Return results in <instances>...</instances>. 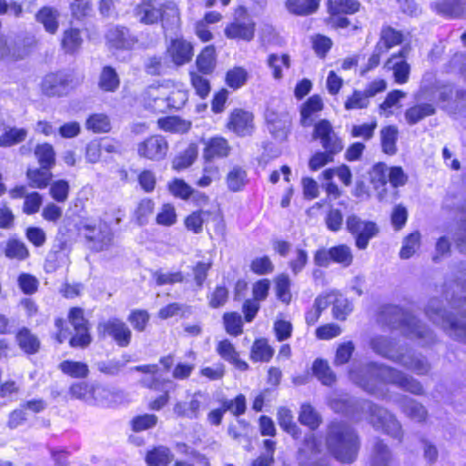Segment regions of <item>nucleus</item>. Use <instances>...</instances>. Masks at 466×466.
Instances as JSON below:
<instances>
[{
  "label": "nucleus",
  "instance_id": "obj_14",
  "mask_svg": "<svg viewBox=\"0 0 466 466\" xmlns=\"http://www.w3.org/2000/svg\"><path fill=\"white\" fill-rule=\"evenodd\" d=\"M97 331L103 338L110 337L121 348L127 347L131 342V329L118 318H110L107 320L99 322Z\"/></svg>",
  "mask_w": 466,
  "mask_h": 466
},
{
  "label": "nucleus",
  "instance_id": "obj_8",
  "mask_svg": "<svg viewBox=\"0 0 466 466\" xmlns=\"http://www.w3.org/2000/svg\"><path fill=\"white\" fill-rule=\"evenodd\" d=\"M442 208L454 213H463L465 218L460 224V231L456 235L455 243L461 253L466 254V198L459 190L449 189L443 202Z\"/></svg>",
  "mask_w": 466,
  "mask_h": 466
},
{
  "label": "nucleus",
  "instance_id": "obj_9",
  "mask_svg": "<svg viewBox=\"0 0 466 466\" xmlns=\"http://www.w3.org/2000/svg\"><path fill=\"white\" fill-rule=\"evenodd\" d=\"M256 24L244 6H238L234 20L225 28L228 38L250 42L255 35Z\"/></svg>",
  "mask_w": 466,
  "mask_h": 466
},
{
  "label": "nucleus",
  "instance_id": "obj_26",
  "mask_svg": "<svg viewBox=\"0 0 466 466\" xmlns=\"http://www.w3.org/2000/svg\"><path fill=\"white\" fill-rule=\"evenodd\" d=\"M205 394L198 390L196 391L189 402L178 401L174 405L173 411L177 417L197 420L199 417L201 408V398Z\"/></svg>",
  "mask_w": 466,
  "mask_h": 466
},
{
  "label": "nucleus",
  "instance_id": "obj_25",
  "mask_svg": "<svg viewBox=\"0 0 466 466\" xmlns=\"http://www.w3.org/2000/svg\"><path fill=\"white\" fill-rule=\"evenodd\" d=\"M451 280L460 289V294L454 292L450 295L448 290L444 291L446 299L449 302L450 309L451 310V300L455 298L466 297V261H459L451 266Z\"/></svg>",
  "mask_w": 466,
  "mask_h": 466
},
{
  "label": "nucleus",
  "instance_id": "obj_37",
  "mask_svg": "<svg viewBox=\"0 0 466 466\" xmlns=\"http://www.w3.org/2000/svg\"><path fill=\"white\" fill-rule=\"evenodd\" d=\"M59 12L50 6L42 7L36 14V21L41 23L46 31L50 34H56L58 29Z\"/></svg>",
  "mask_w": 466,
  "mask_h": 466
},
{
  "label": "nucleus",
  "instance_id": "obj_42",
  "mask_svg": "<svg viewBox=\"0 0 466 466\" xmlns=\"http://www.w3.org/2000/svg\"><path fill=\"white\" fill-rule=\"evenodd\" d=\"M83 44L81 32L77 28H69L63 33L61 46L66 54L76 53Z\"/></svg>",
  "mask_w": 466,
  "mask_h": 466
},
{
  "label": "nucleus",
  "instance_id": "obj_55",
  "mask_svg": "<svg viewBox=\"0 0 466 466\" xmlns=\"http://www.w3.org/2000/svg\"><path fill=\"white\" fill-rule=\"evenodd\" d=\"M332 262L341 265L343 268L350 267L353 262V254L351 248L340 244L330 248Z\"/></svg>",
  "mask_w": 466,
  "mask_h": 466
},
{
  "label": "nucleus",
  "instance_id": "obj_41",
  "mask_svg": "<svg viewBox=\"0 0 466 466\" xmlns=\"http://www.w3.org/2000/svg\"><path fill=\"white\" fill-rule=\"evenodd\" d=\"M26 177L31 187L45 188L50 184L53 175L50 168L40 167L39 168H28Z\"/></svg>",
  "mask_w": 466,
  "mask_h": 466
},
{
  "label": "nucleus",
  "instance_id": "obj_4",
  "mask_svg": "<svg viewBox=\"0 0 466 466\" xmlns=\"http://www.w3.org/2000/svg\"><path fill=\"white\" fill-rule=\"evenodd\" d=\"M378 321L390 329L400 330L407 338L418 339L421 347L431 346L437 342L434 331L400 306H382L378 314Z\"/></svg>",
  "mask_w": 466,
  "mask_h": 466
},
{
  "label": "nucleus",
  "instance_id": "obj_62",
  "mask_svg": "<svg viewBox=\"0 0 466 466\" xmlns=\"http://www.w3.org/2000/svg\"><path fill=\"white\" fill-rule=\"evenodd\" d=\"M226 331L232 336H238L243 332V321L238 312H228L223 315Z\"/></svg>",
  "mask_w": 466,
  "mask_h": 466
},
{
  "label": "nucleus",
  "instance_id": "obj_3",
  "mask_svg": "<svg viewBox=\"0 0 466 466\" xmlns=\"http://www.w3.org/2000/svg\"><path fill=\"white\" fill-rule=\"evenodd\" d=\"M428 319L451 340L466 346V297L451 300V310L444 308L443 301L432 298L425 307Z\"/></svg>",
  "mask_w": 466,
  "mask_h": 466
},
{
  "label": "nucleus",
  "instance_id": "obj_24",
  "mask_svg": "<svg viewBox=\"0 0 466 466\" xmlns=\"http://www.w3.org/2000/svg\"><path fill=\"white\" fill-rule=\"evenodd\" d=\"M393 454L390 447L380 438H375L369 458L370 466H391Z\"/></svg>",
  "mask_w": 466,
  "mask_h": 466
},
{
  "label": "nucleus",
  "instance_id": "obj_38",
  "mask_svg": "<svg viewBox=\"0 0 466 466\" xmlns=\"http://www.w3.org/2000/svg\"><path fill=\"white\" fill-rule=\"evenodd\" d=\"M198 148L197 144L191 143L187 148L179 152L172 160V167L177 171L189 167L197 159Z\"/></svg>",
  "mask_w": 466,
  "mask_h": 466
},
{
  "label": "nucleus",
  "instance_id": "obj_63",
  "mask_svg": "<svg viewBox=\"0 0 466 466\" xmlns=\"http://www.w3.org/2000/svg\"><path fill=\"white\" fill-rule=\"evenodd\" d=\"M352 309V303L347 298L336 292V301H334L332 308L334 318L339 320H345Z\"/></svg>",
  "mask_w": 466,
  "mask_h": 466
},
{
  "label": "nucleus",
  "instance_id": "obj_7",
  "mask_svg": "<svg viewBox=\"0 0 466 466\" xmlns=\"http://www.w3.org/2000/svg\"><path fill=\"white\" fill-rule=\"evenodd\" d=\"M296 459L299 466H329L322 441L311 431L304 435Z\"/></svg>",
  "mask_w": 466,
  "mask_h": 466
},
{
  "label": "nucleus",
  "instance_id": "obj_28",
  "mask_svg": "<svg viewBox=\"0 0 466 466\" xmlns=\"http://www.w3.org/2000/svg\"><path fill=\"white\" fill-rule=\"evenodd\" d=\"M396 401L400 404L403 413L410 419L418 422L426 420L428 411L426 408L416 400L405 395H400Z\"/></svg>",
  "mask_w": 466,
  "mask_h": 466
},
{
  "label": "nucleus",
  "instance_id": "obj_35",
  "mask_svg": "<svg viewBox=\"0 0 466 466\" xmlns=\"http://www.w3.org/2000/svg\"><path fill=\"white\" fill-rule=\"evenodd\" d=\"M174 455L166 446H157L146 454V462L149 466H166L173 461Z\"/></svg>",
  "mask_w": 466,
  "mask_h": 466
},
{
  "label": "nucleus",
  "instance_id": "obj_16",
  "mask_svg": "<svg viewBox=\"0 0 466 466\" xmlns=\"http://www.w3.org/2000/svg\"><path fill=\"white\" fill-rule=\"evenodd\" d=\"M267 128L274 139L283 142L290 133L291 117L289 113L268 107L265 112Z\"/></svg>",
  "mask_w": 466,
  "mask_h": 466
},
{
  "label": "nucleus",
  "instance_id": "obj_45",
  "mask_svg": "<svg viewBox=\"0 0 466 466\" xmlns=\"http://www.w3.org/2000/svg\"><path fill=\"white\" fill-rule=\"evenodd\" d=\"M191 122L179 116H167L158 120L161 129L171 133H187L191 128Z\"/></svg>",
  "mask_w": 466,
  "mask_h": 466
},
{
  "label": "nucleus",
  "instance_id": "obj_22",
  "mask_svg": "<svg viewBox=\"0 0 466 466\" xmlns=\"http://www.w3.org/2000/svg\"><path fill=\"white\" fill-rule=\"evenodd\" d=\"M106 39L112 47L123 50L131 49L137 41L127 27L119 25L108 28Z\"/></svg>",
  "mask_w": 466,
  "mask_h": 466
},
{
  "label": "nucleus",
  "instance_id": "obj_13",
  "mask_svg": "<svg viewBox=\"0 0 466 466\" xmlns=\"http://www.w3.org/2000/svg\"><path fill=\"white\" fill-rule=\"evenodd\" d=\"M77 84L71 73L60 71L46 75L42 81L41 89L46 96L60 97L68 95Z\"/></svg>",
  "mask_w": 466,
  "mask_h": 466
},
{
  "label": "nucleus",
  "instance_id": "obj_36",
  "mask_svg": "<svg viewBox=\"0 0 466 466\" xmlns=\"http://www.w3.org/2000/svg\"><path fill=\"white\" fill-rule=\"evenodd\" d=\"M16 342L26 354H35L40 348V340L27 328H22L16 334Z\"/></svg>",
  "mask_w": 466,
  "mask_h": 466
},
{
  "label": "nucleus",
  "instance_id": "obj_10",
  "mask_svg": "<svg viewBox=\"0 0 466 466\" xmlns=\"http://www.w3.org/2000/svg\"><path fill=\"white\" fill-rule=\"evenodd\" d=\"M438 102L442 110L450 115L466 113V90L454 85H443L438 92Z\"/></svg>",
  "mask_w": 466,
  "mask_h": 466
},
{
  "label": "nucleus",
  "instance_id": "obj_57",
  "mask_svg": "<svg viewBox=\"0 0 466 466\" xmlns=\"http://www.w3.org/2000/svg\"><path fill=\"white\" fill-rule=\"evenodd\" d=\"M268 66L272 70L273 77L276 80L282 78L281 66L286 68L290 67V57L289 55L284 54L279 56L278 54H270L267 60Z\"/></svg>",
  "mask_w": 466,
  "mask_h": 466
},
{
  "label": "nucleus",
  "instance_id": "obj_27",
  "mask_svg": "<svg viewBox=\"0 0 466 466\" xmlns=\"http://www.w3.org/2000/svg\"><path fill=\"white\" fill-rule=\"evenodd\" d=\"M253 115L242 109H236L232 112L228 127L238 136L246 137L253 130Z\"/></svg>",
  "mask_w": 466,
  "mask_h": 466
},
{
  "label": "nucleus",
  "instance_id": "obj_50",
  "mask_svg": "<svg viewBox=\"0 0 466 466\" xmlns=\"http://www.w3.org/2000/svg\"><path fill=\"white\" fill-rule=\"evenodd\" d=\"M313 374L322 382V384L330 386L336 380V375L330 370L328 362L322 359H317L312 366Z\"/></svg>",
  "mask_w": 466,
  "mask_h": 466
},
{
  "label": "nucleus",
  "instance_id": "obj_43",
  "mask_svg": "<svg viewBox=\"0 0 466 466\" xmlns=\"http://www.w3.org/2000/svg\"><path fill=\"white\" fill-rule=\"evenodd\" d=\"M299 420L301 424L308 426L311 432L322 422L321 416L309 403H303L300 406Z\"/></svg>",
  "mask_w": 466,
  "mask_h": 466
},
{
  "label": "nucleus",
  "instance_id": "obj_5",
  "mask_svg": "<svg viewBox=\"0 0 466 466\" xmlns=\"http://www.w3.org/2000/svg\"><path fill=\"white\" fill-rule=\"evenodd\" d=\"M329 453L339 461L354 462L360 449V440L355 429L344 421H332L329 424L325 436Z\"/></svg>",
  "mask_w": 466,
  "mask_h": 466
},
{
  "label": "nucleus",
  "instance_id": "obj_2",
  "mask_svg": "<svg viewBox=\"0 0 466 466\" xmlns=\"http://www.w3.org/2000/svg\"><path fill=\"white\" fill-rule=\"evenodd\" d=\"M329 406L336 413L353 417L360 411L369 415V422L376 431L399 441L403 439L400 421L387 409L368 400H357L348 394H334L329 399Z\"/></svg>",
  "mask_w": 466,
  "mask_h": 466
},
{
  "label": "nucleus",
  "instance_id": "obj_61",
  "mask_svg": "<svg viewBox=\"0 0 466 466\" xmlns=\"http://www.w3.org/2000/svg\"><path fill=\"white\" fill-rule=\"evenodd\" d=\"M290 286L291 281L288 275L280 274L276 278L277 298L285 304H289L291 300Z\"/></svg>",
  "mask_w": 466,
  "mask_h": 466
},
{
  "label": "nucleus",
  "instance_id": "obj_39",
  "mask_svg": "<svg viewBox=\"0 0 466 466\" xmlns=\"http://www.w3.org/2000/svg\"><path fill=\"white\" fill-rule=\"evenodd\" d=\"M436 109L432 104L421 103L408 108L404 114L409 125L412 126L422 120L424 117L432 116Z\"/></svg>",
  "mask_w": 466,
  "mask_h": 466
},
{
  "label": "nucleus",
  "instance_id": "obj_49",
  "mask_svg": "<svg viewBox=\"0 0 466 466\" xmlns=\"http://www.w3.org/2000/svg\"><path fill=\"white\" fill-rule=\"evenodd\" d=\"M320 0H287L289 10L296 15H308L317 11Z\"/></svg>",
  "mask_w": 466,
  "mask_h": 466
},
{
  "label": "nucleus",
  "instance_id": "obj_31",
  "mask_svg": "<svg viewBox=\"0 0 466 466\" xmlns=\"http://www.w3.org/2000/svg\"><path fill=\"white\" fill-rule=\"evenodd\" d=\"M388 171L389 167L387 165L380 162L374 165L370 172V182L373 184L375 189L379 190L380 187H382V189L378 192V198L380 201H387L385 187L388 183Z\"/></svg>",
  "mask_w": 466,
  "mask_h": 466
},
{
  "label": "nucleus",
  "instance_id": "obj_20",
  "mask_svg": "<svg viewBox=\"0 0 466 466\" xmlns=\"http://www.w3.org/2000/svg\"><path fill=\"white\" fill-rule=\"evenodd\" d=\"M396 363L419 376L427 375L431 370V364L427 357L410 349H403Z\"/></svg>",
  "mask_w": 466,
  "mask_h": 466
},
{
  "label": "nucleus",
  "instance_id": "obj_23",
  "mask_svg": "<svg viewBox=\"0 0 466 466\" xmlns=\"http://www.w3.org/2000/svg\"><path fill=\"white\" fill-rule=\"evenodd\" d=\"M405 56L406 51L402 49L393 54L384 65V68L393 71L394 80L398 84H405L409 80L410 66L404 60Z\"/></svg>",
  "mask_w": 466,
  "mask_h": 466
},
{
  "label": "nucleus",
  "instance_id": "obj_21",
  "mask_svg": "<svg viewBox=\"0 0 466 466\" xmlns=\"http://www.w3.org/2000/svg\"><path fill=\"white\" fill-rule=\"evenodd\" d=\"M372 350L393 362H397L403 347L398 346L396 339L383 335H376L370 339Z\"/></svg>",
  "mask_w": 466,
  "mask_h": 466
},
{
  "label": "nucleus",
  "instance_id": "obj_60",
  "mask_svg": "<svg viewBox=\"0 0 466 466\" xmlns=\"http://www.w3.org/2000/svg\"><path fill=\"white\" fill-rule=\"evenodd\" d=\"M60 370L73 378H86L89 370L86 363L73 360H64L59 365Z\"/></svg>",
  "mask_w": 466,
  "mask_h": 466
},
{
  "label": "nucleus",
  "instance_id": "obj_52",
  "mask_svg": "<svg viewBox=\"0 0 466 466\" xmlns=\"http://www.w3.org/2000/svg\"><path fill=\"white\" fill-rule=\"evenodd\" d=\"M247 172L242 167H234L227 176V185L230 191L238 192L242 190L248 182Z\"/></svg>",
  "mask_w": 466,
  "mask_h": 466
},
{
  "label": "nucleus",
  "instance_id": "obj_54",
  "mask_svg": "<svg viewBox=\"0 0 466 466\" xmlns=\"http://www.w3.org/2000/svg\"><path fill=\"white\" fill-rule=\"evenodd\" d=\"M35 155L40 164V167L52 168L56 163V154L50 144L45 143L37 145L35 149Z\"/></svg>",
  "mask_w": 466,
  "mask_h": 466
},
{
  "label": "nucleus",
  "instance_id": "obj_47",
  "mask_svg": "<svg viewBox=\"0 0 466 466\" xmlns=\"http://www.w3.org/2000/svg\"><path fill=\"white\" fill-rule=\"evenodd\" d=\"M398 139V129L394 126H388L380 130V140L382 151L388 155H394L397 152L396 142Z\"/></svg>",
  "mask_w": 466,
  "mask_h": 466
},
{
  "label": "nucleus",
  "instance_id": "obj_17",
  "mask_svg": "<svg viewBox=\"0 0 466 466\" xmlns=\"http://www.w3.org/2000/svg\"><path fill=\"white\" fill-rule=\"evenodd\" d=\"M68 319L73 326L76 335L69 339V344L73 348H86L91 343L89 334L88 321L84 317V311L80 308H73L68 314Z\"/></svg>",
  "mask_w": 466,
  "mask_h": 466
},
{
  "label": "nucleus",
  "instance_id": "obj_30",
  "mask_svg": "<svg viewBox=\"0 0 466 466\" xmlns=\"http://www.w3.org/2000/svg\"><path fill=\"white\" fill-rule=\"evenodd\" d=\"M230 149L228 140L220 137H213L207 142L203 157L206 161H212L228 157Z\"/></svg>",
  "mask_w": 466,
  "mask_h": 466
},
{
  "label": "nucleus",
  "instance_id": "obj_56",
  "mask_svg": "<svg viewBox=\"0 0 466 466\" xmlns=\"http://www.w3.org/2000/svg\"><path fill=\"white\" fill-rule=\"evenodd\" d=\"M420 246V234L419 231L412 232L404 238L400 257L402 259L411 258Z\"/></svg>",
  "mask_w": 466,
  "mask_h": 466
},
{
  "label": "nucleus",
  "instance_id": "obj_53",
  "mask_svg": "<svg viewBox=\"0 0 466 466\" xmlns=\"http://www.w3.org/2000/svg\"><path fill=\"white\" fill-rule=\"evenodd\" d=\"M279 416V423L280 427L289 435L292 436L293 439H299L301 435V430L299 427L293 421V416L288 409L281 408L278 413Z\"/></svg>",
  "mask_w": 466,
  "mask_h": 466
},
{
  "label": "nucleus",
  "instance_id": "obj_15",
  "mask_svg": "<svg viewBox=\"0 0 466 466\" xmlns=\"http://www.w3.org/2000/svg\"><path fill=\"white\" fill-rule=\"evenodd\" d=\"M313 139L319 140L324 150L339 154L343 149V141L327 119H320L314 125Z\"/></svg>",
  "mask_w": 466,
  "mask_h": 466
},
{
  "label": "nucleus",
  "instance_id": "obj_32",
  "mask_svg": "<svg viewBox=\"0 0 466 466\" xmlns=\"http://www.w3.org/2000/svg\"><path fill=\"white\" fill-rule=\"evenodd\" d=\"M150 96L155 103L154 106L160 111L166 109L175 108L179 109L186 102V94L181 91H176L169 96L163 95L162 96H156L150 92Z\"/></svg>",
  "mask_w": 466,
  "mask_h": 466
},
{
  "label": "nucleus",
  "instance_id": "obj_64",
  "mask_svg": "<svg viewBox=\"0 0 466 466\" xmlns=\"http://www.w3.org/2000/svg\"><path fill=\"white\" fill-rule=\"evenodd\" d=\"M5 256L10 258L25 259L29 252L25 243L17 239H9L5 249Z\"/></svg>",
  "mask_w": 466,
  "mask_h": 466
},
{
  "label": "nucleus",
  "instance_id": "obj_51",
  "mask_svg": "<svg viewBox=\"0 0 466 466\" xmlns=\"http://www.w3.org/2000/svg\"><path fill=\"white\" fill-rule=\"evenodd\" d=\"M27 137L25 128L9 127L0 136V147H10L23 142Z\"/></svg>",
  "mask_w": 466,
  "mask_h": 466
},
{
  "label": "nucleus",
  "instance_id": "obj_46",
  "mask_svg": "<svg viewBox=\"0 0 466 466\" xmlns=\"http://www.w3.org/2000/svg\"><path fill=\"white\" fill-rule=\"evenodd\" d=\"M323 103L320 96L314 95L303 105L300 110V123L303 127H309L312 124L311 115L322 109Z\"/></svg>",
  "mask_w": 466,
  "mask_h": 466
},
{
  "label": "nucleus",
  "instance_id": "obj_18",
  "mask_svg": "<svg viewBox=\"0 0 466 466\" xmlns=\"http://www.w3.org/2000/svg\"><path fill=\"white\" fill-rule=\"evenodd\" d=\"M131 371L142 372L145 374L138 383L140 386L153 390H164L167 387H175L173 380L169 379H162L157 376L159 370L157 364H147L135 366L130 369Z\"/></svg>",
  "mask_w": 466,
  "mask_h": 466
},
{
  "label": "nucleus",
  "instance_id": "obj_6",
  "mask_svg": "<svg viewBox=\"0 0 466 466\" xmlns=\"http://www.w3.org/2000/svg\"><path fill=\"white\" fill-rule=\"evenodd\" d=\"M134 17L146 25L162 23L165 30L173 29L178 25L179 14L173 1L141 0L133 9Z\"/></svg>",
  "mask_w": 466,
  "mask_h": 466
},
{
  "label": "nucleus",
  "instance_id": "obj_34",
  "mask_svg": "<svg viewBox=\"0 0 466 466\" xmlns=\"http://www.w3.org/2000/svg\"><path fill=\"white\" fill-rule=\"evenodd\" d=\"M168 52L177 65H183L188 62L193 55L192 46L183 39L173 40Z\"/></svg>",
  "mask_w": 466,
  "mask_h": 466
},
{
  "label": "nucleus",
  "instance_id": "obj_44",
  "mask_svg": "<svg viewBox=\"0 0 466 466\" xmlns=\"http://www.w3.org/2000/svg\"><path fill=\"white\" fill-rule=\"evenodd\" d=\"M403 42V35L390 25H383L380 31V40L377 45H380L385 51L388 52L395 46L400 45Z\"/></svg>",
  "mask_w": 466,
  "mask_h": 466
},
{
  "label": "nucleus",
  "instance_id": "obj_12",
  "mask_svg": "<svg viewBox=\"0 0 466 466\" xmlns=\"http://www.w3.org/2000/svg\"><path fill=\"white\" fill-rule=\"evenodd\" d=\"M346 229L355 238V245L360 250L367 248L370 240L379 233L375 222L363 220L355 214L347 217Z\"/></svg>",
  "mask_w": 466,
  "mask_h": 466
},
{
  "label": "nucleus",
  "instance_id": "obj_59",
  "mask_svg": "<svg viewBox=\"0 0 466 466\" xmlns=\"http://www.w3.org/2000/svg\"><path fill=\"white\" fill-rule=\"evenodd\" d=\"M197 66L200 72L208 74L215 66V48L212 46H206L197 58Z\"/></svg>",
  "mask_w": 466,
  "mask_h": 466
},
{
  "label": "nucleus",
  "instance_id": "obj_33",
  "mask_svg": "<svg viewBox=\"0 0 466 466\" xmlns=\"http://www.w3.org/2000/svg\"><path fill=\"white\" fill-rule=\"evenodd\" d=\"M217 351L221 358L232 363L239 370L244 371L248 369V364L238 358V353L229 340L224 339L220 341L217 347Z\"/></svg>",
  "mask_w": 466,
  "mask_h": 466
},
{
  "label": "nucleus",
  "instance_id": "obj_1",
  "mask_svg": "<svg viewBox=\"0 0 466 466\" xmlns=\"http://www.w3.org/2000/svg\"><path fill=\"white\" fill-rule=\"evenodd\" d=\"M350 380L368 393L380 400L389 399V390L385 384H392L413 395L424 394L422 384L412 376L395 368L369 362L350 370Z\"/></svg>",
  "mask_w": 466,
  "mask_h": 466
},
{
  "label": "nucleus",
  "instance_id": "obj_11",
  "mask_svg": "<svg viewBox=\"0 0 466 466\" xmlns=\"http://www.w3.org/2000/svg\"><path fill=\"white\" fill-rule=\"evenodd\" d=\"M79 234L84 236L89 247L101 251L106 248L112 241V232L109 226L102 221L97 223L82 222L78 227Z\"/></svg>",
  "mask_w": 466,
  "mask_h": 466
},
{
  "label": "nucleus",
  "instance_id": "obj_48",
  "mask_svg": "<svg viewBox=\"0 0 466 466\" xmlns=\"http://www.w3.org/2000/svg\"><path fill=\"white\" fill-rule=\"evenodd\" d=\"M274 350L265 339H256L251 348L250 358L253 361L268 362L271 360Z\"/></svg>",
  "mask_w": 466,
  "mask_h": 466
},
{
  "label": "nucleus",
  "instance_id": "obj_58",
  "mask_svg": "<svg viewBox=\"0 0 466 466\" xmlns=\"http://www.w3.org/2000/svg\"><path fill=\"white\" fill-rule=\"evenodd\" d=\"M123 358H125V360H119L116 359L101 360L96 363V367L97 370L106 375L116 376L129 361V356L124 355Z\"/></svg>",
  "mask_w": 466,
  "mask_h": 466
},
{
  "label": "nucleus",
  "instance_id": "obj_29",
  "mask_svg": "<svg viewBox=\"0 0 466 466\" xmlns=\"http://www.w3.org/2000/svg\"><path fill=\"white\" fill-rule=\"evenodd\" d=\"M466 0H442L431 4V8L440 15L458 18L464 14Z\"/></svg>",
  "mask_w": 466,
  "mask_h": 466
},
{
  "label": "nucleus",
  "instance_id": "obj_19",
  "mask_svg": "<svg viewBox=\"0 0 466 466\" xmlns=\"http://www.w3.org/2000/svg\"><path fill=\"white\" fill-rule=\"evenodd\" d=\"M167 151L168 143L160 135L151 136L137 146V152L140 157L155 161L164 159Z\"/></svg>",
  "mask_w": 466,
  "mask_h": 466
},
{
  "label": "nucleus",
  "instance_id": "obj_40",
  "mask_svg": "<svg viewBox=\"0 0 466 466\" xmlns=\"http://www.w3.org/2000/svg\"><path fill=\"white\" fill-rule=\"evenodd\" d=\"M119 85L120 79L116 69L110 66H104L99 76V88L105 92H115L118 89Z\"/></svg>",
  "mask_w": 466,
  "mask_h": 466
}]
</instances>
